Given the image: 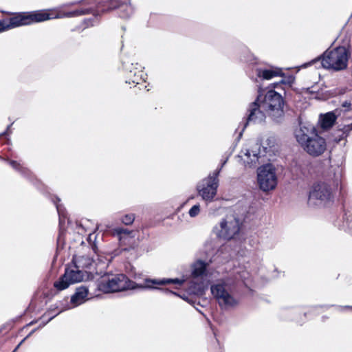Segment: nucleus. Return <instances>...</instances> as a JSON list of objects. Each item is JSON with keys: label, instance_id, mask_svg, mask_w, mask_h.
Instances as JSON below:
<instances>
[{"label": "nucleus", "instance_id": "nucleus-10", "mask_svg": "<svg viewBox=\"0 0 352 352\" xmlns=\"http://www.w3.org/2000/svg\"><path fill=\"white\" fill-rule=\"evenodd\" d=\"M257 180L259 188L263 191H269L277 185L276 169L272 164H266L258 169Z\"/></svg>", "mask_w": 352, "mask_h": 352}, {"label": "nucleus", "instance_id": "nucleus-27", "mask_svg": "<svg viewBox=\"0 0 352 352\" xmlns=\"http://www.w3.org/2000/svg\"><path fill=\"white\" fill-rule=\"evenodd\" d=\"M189 291L190 292L196 294H202V292H204L203 283H192V285L189 287Z\"/></svg>", "mask_w": 352, "mask_h": 352}, {"label": "nucleus", "instance_id": "nucleus-33", "mask_svg": "<svg viewBox=\"0 0 352 352\" xmlns=\"http://www.w3.org/2000/svg\"><path fill=\"white\" fill-rule=\"evenodd\" d=\"M28 338H24L21 342L20 343L16 346V347L14 349V352H15L19 347L21 344H23V342H25V340L27 339Z\"/></svg>", "mask_w": 352, "mask_h": 352}, {"label": "nucleus", "instance_id": "nucleus-1", "mask_svg": "<svg viewBox=\"0 0 352 352\" xmlns=\"http://www.w3.org/2000/svg\"><path fill=\"white\" fill-rule=\"evenodd\" d=\"M80 3L87 8H81L72 12H67L63 14L65 17H74L80 15L93 13L94 16L84 20L85 28L93 26L98 21L96 14L117 9L119 15L122 18H128L133 13V8L130 3V0H109L102 1L101 0H81L70 3L72 6Z\"/></svg>", "mask_w": 352, "mask_h": 352}, {"label": "nucleus", "instance_id": "nucleus-19", "mask_svg": "<svg viewBox=\"0 0 352 352\" xmlns=\"http://www.w3.org/2000/svg\"><path fill=\"white\" fill-rule=\"evenodd\" d=\"M89 290L85 286L77 287L75 293L71 297V302L78 306L85 302L87 299Z\"/></svg>", "mask_w": 352, "mask_h": 352}, {"label": "nucleus", "instance_id": "nucleus-22", "mask_svg": "<svg viewBox=\"0 0 352 352\" xmlns=\"http://www.w3.org/2000/svg\"><path fill=\"white\" fill-rule=\"evenodd\" d=\"M113 234L122 242L124 239L132 238L133 231L122 228H116L113 230Z\"/></svg>", "mask_w": 352, "mask_h": 352}, {"label": "nucleus", "instance_id": "nucleus-29", "mask_svg": "<svg viewBox=\"0 0 352 352\" xmlns=\"http://www.w3.org/2000/svg\"><path fill=\"white\" fill-rule=\"evenodd\" d=\"M201 211L199 204L194 205L188 211V214L190 217H196Z\"/></svg>", "mask_w": 352, "mask_h": 352}, {"label": "nucleus", "instance_id": "nucleus-9", "mask_svg": "<svg viewBox=\"0 0 352 352\" xmlns=\"http://www.w3.org/2000/svg\"><path fill=\"white\" fill-rule=\"evenodd\" d=\"M86 276V272L80 269L74 263L68 265L64 274L54 283L58 291L67 289L70 285L81 282Z\"/></svg>", "mask_w": 352, "mask_h": 352}, {"label": "nucleus", "instance_id": "nucleus-21", "mask_svg": "<svg viewBox=\"0 0 352 352\" xmlns=\"http://www.w3.org/2000/svg\"><path fill=\"white\" fill-rule=\"evenodd\" d=\"M30 19V24L33 23L43 22L51 19L57 18L58 16H53L52 14L47 11L40 10L28 13Z\"/></svg>", "mask_w": 352, "mask_h": 352}, {"label": "nucleus", "instance_id": "nucleus-11", "mask_svg": "<svg viewBox=\"0 0 352 352\" xmlns=\"http://www.w3.org/2000/svg\"><path fill=\"white\" fill-rule=\"evenodd\" d=\"M332 199L331 187L326 183H318L314 185L309 192L308 203L311 205L324 204Z\"/></svg>", "mask_w": 352, "mask_h": 352}, {"label": "nucleus", "instance_id": "nucleus-2", "mask_svg": "<svg viewBox=\"0 0 352 352\" xmlns=\"http://www.w3.org/2000/svg\"><path fill=\"white\" fill-rule=\"evenodd\" d=\"M248 277V272L236 268L229 275L217 280L211 286L210 292L213 298L223 309L236 306L239 298L236 296V285L239 281Z\"/></svg>", "mask_w": 352, "mask_h": 352}, {"label": "nucleus", "instance_id": "nucleus-18", "mask_svg": "<svg viewBox=\"0 0 352 352\" xmlns=\"http://www.w3.org/2000/svg\"><path fill=\"white\" fill-rule=\"evenodd\" d=\"M210 262H205L202 260L198 259L196 261H195L192 265V276L193 278H202L204 276H206V269L207 267L209 265Z\"/></svg>", "mask_w": 352, "mask_h": 352}, {"label": "nucleus", "instance_id": "nucleus-16", "mask_svg": "<svg viewBox=\"0 0 352 352\" xmlns=\"http://www.w3.org/2000/svg\"><path fill=\"white\" fill-rule=\"evenodd\" d=\"M337 119L342 121L341 123H344V113L341 109H336L334 111L321 114L320 116L321 128L323 129L331 128Z\"/></svg>", "mask_w": 352, "mask_h": 352}, {"label": "nucleus", "instance_id": "nucleus-26", "mask_svg": "<svg viewBox=\"0 0 352 352\" xmlns=\"http://www.w3.org/2000/svg\"><path fill=\"white\" fill-rule=\"evenodd\" d=\"M10 165L15 170L19 171L22 175L28 176L29 175V170L23 167L19 163L14 160L9 161Z\"/></svg>", "mask_w": 352, "mask_h": 352}, {"label": "nucleus", "instance_id": "nucleus-7", "mask_svg": "<svg viewBox=\"0 0 352 352\" xmlns=\"http://www.w3.org/2000/svg\"><path fill=\"white\" fill-rule=\"evenodd\" d=\"M241 225L239 218L234 214H229L214 227L213 232L217 237L229 241L239 234Z\"/></svg>", "mask_w": 352, "mask_h": 352}, {"label": "nucleus", "instance_id": "nucleus-3", "mask_svg": "<svg viewBox=\"0 0 352 352\" xmlns=\"http://www.w3.org/2000/svg\"><path fill=\"white\" fill-rule=\"evenodd\" d=\"M184 282L185 280L183 278H162L159 280L147 278L145 280V285H139L131 280L125 274H118L102 277L98 281L97 288L103 293L109 294L136 288L157 289L153 285H163L173 283L181 285Z\"/></svg>", "mask_w": 352, "mask_h": 352}, {"label": "nucleus", "instance_id": "nucleus-41", "mask_svg": "<svg viewBox=\"0 0 352 352\" xmlns=\"http://www.w3.org/2000/svg\"><path fill=\"white\" fill-rule=\"evenodd\" d=\"M32 324H33V322H30L29 325H31Z\"/></svg>", "mask_w": 352, "mask_h": 352}, {"label": "nucleus", "instance_id": "nucleus-6", "mask_svg": "<svg viewBox=\"0 0 352 352\" xmlns=\"http://www.w3.org/2000/svg\"><path fill=\"white\" fill-rule=\"evenodd\" d=\"M260 102L262 109L274 122L280 123L283 120L285 100L280 94L270 89L264 96L261 94Z\"/></svg>", "mask_w": 352, "mask_h": 352}, {"label": "nucleus", "instance_id": "nucleus-15", "mask_svg": "<svg viewBox=\"0 0 352 352\" xmlns=\"http://www.w3.org/2000/svg\"><path fill=\"white\" fill-rule=\"evenodd\" d=\"M351 102L350 101H344L342 102L340 109H342L344 113V123L338 124V131L341 133L337 142L345 139L352 131V122L349 121L352 118V113L351 112Z\"/></svg>", "mask_w": 352, "mask_h": 352}, {"label": "nucleus", "instance_id": "nucleus-28", "mask_svg": "<svg viewBox=\"0 0 352 352\" xmlns=\"http://www.w3.org/2000/svg\"><path fill=\"white\" fill-rule=\"evenodd\" d=\"M135 214L133 213H129L124 215L120 219V221L122 223H124L126 226L131 225L134 220H135Z\"/></svg>", "mask_w": 352, "mask_h": 352}, {"label": "nucleus", "instance_id": "nucleus-40", "mask_svg": "<svg viewBox=\"0 0 352 352\" xmlns=\"http://www.w3.org/2000/svg\"><path fill=\"white\" fill-rule=\"evenodd\" d=\"M45 318V314L42 316V319L44 320Z\"/></svg>", "mask_w": 352, "mask_h": 352}, {"label": "nucleus", "instance_id": "nucleus-20", "mask_svg": "<svg viewBox=\"0 0 352 352\" xmlns=\"http://www.w3.org/2000/svg\"><path fill=\"white\" fill-rule=\"evenodd\" d=\"M95 262V258L88 255L74 256L72 259V263L82 270L91 269Z\"/></svg>", "mask_w": 352, "mask_h": 352}, {"label": "nucleus", "instance_id": "nucleus-35", "mask_svg": "<svg viewBox=\"0 0 352 352\" xmlns=\"http://www.w3.org/2000/svg\"><path fill=\"white\" fill-rule=\"evenodd\" d=\"M340 309L341 310H345V309L352 310V307H351V306L340 307Z\"/></svg>", "mask_w": 352, "mask_h": 352}, {"label": "nucleus", "instance_id": "nucleus-44", "mask_svg": "<svg viewBox=\"0 0 352 352\" xmlns=\"http://www.w3.org/2000/svg\"><path fill=\"white\" fill-rule=\"evenodd\" d=\"M14 352V351H13Z\"/></svg>", "mask_w": 352, "mask_h": 352}, {"label": "nucleus", "instance_id": "nucleus-32", "mask_svg": "<svg viewBox=\"0 0 352 352\" xmlns=\"http://www.w3.org/2000/svg\"><path fill=\"white\" fill-rule=\"evenodd\" d=\"M91 248H92V250L94 251V252L96 254V256L98 257L99 255L98 254V248H97L96 245V244H93L91 245Z\"/></svg>", "mask_w": 352, "mask_h": 352}, {"label": "nucleus", "instance_id": "nucleus-8", "mask_svg": "<svg viewBox=\"0 0 352 352\" xmlns=\"http://www.w3.org/2000/svg\"><path fill=\"white\" fill-rule=\"evenodd\" d=\"M221 168H217L209 175L201 180L197 185L198 195L206 203H210L214 200L217 193L219 186V175Z\"/></svg>", "mask_w": 352, "mask_h": 352}, {"label": "nucleus", "instance_id": "nucleus-31", "mask_svg": "<svg viewBox=\"0 0 352 352\" xmlns=\"http://www.w3.org/2000/svg\"><path fill=\"white\" fill-rule=\"evenodd\" d=\"M166 294H170V295H174V296H179L176 292H174L173 291H170V290H168V289H165L163 291Z\"/></svg>", "mask_w": 352, "mask_h": 352}, {"label": "nucleus", "instance_id": "nucleus-30", "mask_svg": "<svg viewBox=\"0 0 352 352\" xmlns=\"http://www.w3.org/2000/svg\"><path fill=\"white\" fill-rule=\"evenodd\" d=\"M57 314L50 316L46 321L43 322L39 327H44L47 322H49L51 320H52Z\"/></svg>", "mask_w": 352, "mask_h": 352}, {"label": "nucleus", "instance_id": "nucleus-43", "mask_svg": "<svg viewBox=\"0 0 352 352\" xmlns=\"http://www.w3.org/2000/svg\"><path fill=\"white\" fill-rule=\"evenodd\" d=\"M14 352V351H13Z\"/></svg>", "mask_w": 352, "mask_h": 352}, {"label": "nucleus", "instance_id": "nucleus-42", "mask_svg": "<svg viewBox=\"0 0 352 352\" xmlns=\"http://www.w3.org/2000/svg\"><path fill=\"white\" fill-rule=\"evenodd\" d=\"M14 352V351H13Z\"/></svg>", "mask_w": 352, "mask_h": 352}, {"label": "nucleus", "instance_id": "nucleus-25", "mask_svg": "<svg viewBox=\"0 0 352 352\" xmlns=\"http://www.w3.org/2000/svg\"><path fill=\"white\" fill-rule=\"evenodd\" d=\"M245 155L248 157V158H250V161H247V163L249 164L250 166L255 165L259 158L258 153L250 151L249 150L246 151Z\"/></svg>", "mask_w": 352, "mask_h": 352}, {"label": "nucleus", "instance_id": "nucleus-38", "mask_svg": "<svg viewBox=\"0 0 352 352\" xmlns=\"http://www.w3.org/2000/svg\"><path fill=\"white\" fill-rule=\"evenodd\" d=\"M11 125H12V124H11L10 125L8 126V127H7V130H6V131H8V130L10 129V128ZM7 133V131L4 132V133H3V134H5V133Z\"/></svg>", "mask_w": 352, "mask_h": 352}, {"label": "nucleus", "instance_id": "nucleus-24", "mask_svg": "<svg viewBox=\"0 0 352 352\" xmlns=\"http://www.w3.org/2000/svg\"><path fill=\"white\" fill-rule=\"evenodd\" d=\"M60 201V200L58 197H56V199L53 200L54 204L56 205V210L59 216L60 223H61L63 219L66 218V213L63 206L58 204Z\"/></svg>", "mask_w": 352, "mask_h": 352}, {"label": "nucleus", "instance_id": "nucleus-14", "mask_svg": "<svg viewBox=\"0 0 352 352\" xmlns=\"http://www.w3.org/2000/svg\"><path fill=\"white\" fill-rule=\"evenodd\" d=\"M251 67L252 73L249 75L251 78L256 82L262 80H270L275 76H281L283 74L281 69L278 68L268 69L256 63H252Z\"/></svg>", "mask_w": 352, "mask_h": 352}, {"label": "nucleus", "instance_id": "nucleus-17", "mask_svg": "<svg viewBox=\"0 0 352 352\" xmlns=\"http://www.w3.org/2000/svg\"><path fill=\"white\" fill-rule=\"evenodd\" d=\"M30 19L28 13H20L9 19L0 20V23L3 31H6L14 28L30 25Z\"/></svg>", "mask_w": 352, "mask_h": 352}, {"label": "nucleus", "instance_id": "nucleus-37", "mask_svg": "<svg viewBox=\"0 0 352 352\" xmlns=\"http://www.w3.org/2000/svg\"><path fill=\"white\" fill-rule=\"evenodd\" d=\"M36 331V329L32 330L27 336L26 338H29L34 332Z\"/></svg>", "mask_w": 352, "mask_h": 352}, {"label": "nucleus", "instance_id": "nucleus-39", "mask_svg": "<svg viewBox=\"0 0 352 352\" xmlns=\"http://www.w3.org/2000/svg\"><path fill=\"white\" fill-rule=\"evenodd\" d=\"M91 237H92V234H90V235L89 236V238H88L89 241H91Z\"/></svg>", "mask_w": 352, "mask_h": 352}, {"label": "nucleus", "instance_id": "nucleus-34", "mask_svg": "<svg viewBox=\"0 0 352 352\" xmlns=\"http://www.w3.org/2000/svg\"><path fill=\"white\" fill-rule=\"evenodd\" d=\"M28 338H24L21 342L20 343L16 346V347L14 349V352H15L19 347L21 344H23V342H25V340L27 339Z\"/></svg>", "mask_w": 352, "mask_h": 352}, {"label": "nucleus", "instance_id": "nucleus-23", "mask_svg": "<svg viewBox=\"0 0 352 352\" xmlns=\"http://www.w3.org/2000/svg\"><path fill=\"white\" fill-rule=\"evenodd\" d=\"M309 165V162L308 160H301L298 161L296 164V171L298 172V175H305L308 172V166Z\"/></svg>", "mask_w": 352, "mask_h": 352}, {"label": "nucleus", "instance_id": "nucleus-13", "mask_svg": "<svg viewBox=\"0 0 352 352\" xmlns=\"http://www.w3.org/2000/svg\"><path fill=\"white\" fill-rule=\"evenodd\" d=\"M122 65L126 71V83L139 85L141 82H144L146 78V74L138 66H134L133 63L131 62L129 58L122 59ZM138 65V63L135 64Z\"/></svg>", "mask_w": 352, "mask_h": 352}, {"label": "nucleus", "instance_id": "nucleus-4", "mask_svg": "<svg viewBox=\"0 0 352 352\" xmlns=\"http://www.w3.org/2000/svg\"><path fill=\"white\" fill-rule=\"evenodd\" d=\"M295 138L302 148L312 157L322 155L327 149L325 139L318 135L317 129L311 124L300 123L295 131Z\"/></svg>", "mask_w": 352, "mask_h": 352}, {"label": "nucleus", "instance_id": "nucleus-12", "mask_svg": "<svg viewBox=\"0 0 352 352\" xmlns=\"http://www.w3.org/2000/svg\"><path fill=\"white\" fill-rule=\"evenodd\" d=\"M261 98V94L260 89L258 90V95L256 99V100L252 102L249 108L248 118H246V121L243 123V129L239 133V138H240L242 136V133L244 131L245 129L247 127L248 124H260L265 121L266 116L263 112L265 111L261 107V102H260Z\"/></svg>", "mask_w": 352, "mask_h": 352}, {"label": "nucleus", "instance_id": "nucleus-36", "mask_svg": "<svg viewBox=\"0 0 352 352\" xmlns=\"http://www.w3.org/2000/svg\"><path fill=\"white\" fill-rule=\"evenodd\" d=\"M227 161H228V158H226L225 160L222 161L220 167H219L218 168H222L223 167V166L226 164Z\"/></svg>", "mask_w": 352, "mask_h": 352}, {"label": "nucleus", "instance_id": "nucleus-5", "mask_svg": "<svg viewBox=\"0 0 352 352\" xmlns=\"http://www.w3.org/2000/svg\"><path fill=\"white\" fill-rule=\"evenodd\" d=\"M350 57L349 50L343 46H340L331 50H327L322 57H318L304 67L320 62L322 67L340 71L346 68L348 60Z\"/></svg>", "mask_w": 352, "mask_h": 352}]
</instances>
